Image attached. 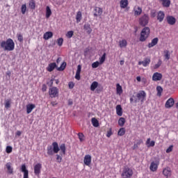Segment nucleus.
I'll use <instances>...</instances> for the list:
<instances>
[{
    "instance_id": "052dcab7",
    "label": "nucleus",
    "mask_w": 178,
    "mask_h": 178,
    "mask_svg": "<svg viewBox=\"0 0 178 178\" xmlns=\"http://www.w3.org/2000/svg\"><path fill=\"white\" fill-rule=\"evenodd\" d=\"M47 88H48L47 87V85L43 84V85L42 86V92H45V91H47Z\"/></svg>"
},
{
    "instance_id": "6e6552de",
    "label": "nucleus",
    "mask_w": 178,
    "mask_h": 178,
    "mask_svg": "<svg viewBox=\"0 0 178 178\" xmlns=\"http://www.w3.org/2000/svg\"><path fill=\"white\" fill-rule=\"evenodd\" d=\"M41 169H42V164L38 163L37 164L34 165L33 170L35 176H40L41 175Z\"/></svg>"
},
{
    "instance_id": "f257e3e1",
    "label": "nucleus",
    "mask_w": 178,
    "mask_h": 178,
    "mask_svg": "<svg viewBox=\"0 0 178 178\" xmlns=\"http://www.w3.org/2000/svg\"><path fill=\"white\" fill-rule=\"evenodd\" d=\"M61 151L63 155H66V145L63 143L60 145L56 142H54L52 145L47 147V155L52 156L54 154H58Z\"/></svg>"
},
{
    "instance_id": "2f4dec72",
    "label": "nucleus",
    "mask_w": 178,
    "mask_h": 178,
    "mask_svg": "<svg viewBox=\"0 0 178 178\" xmlns=\"http://www.w3.org/2000/svg\"><path fill=\"white\" fill-rule=\"evenodd\" d=\"M116 91L117 94L119 95H121V94L123 92V89L122 88V86H120V83L116 84Z\"/></svg>"
},
{
    "instance_id": "72a5a7b5",
    "label": "nucleus",
    "mask_w": 178,
    "mask_h": 178,
    "mask_svg": "<svg viewBox=\"0 0 178 178\" xmlns=\"http://www.w3.org/2000/svg\"><path fill=\"white\" fill-rule=\"evenodd\" d=\"M126 134V129L125 128H120L118 131V136H120V137L124 136Z\"/></svg>"
},
{
    "instance_id": "1a4fd4ad",
    "label": "nucleus",
    "mask_w": 178,
    "mask_h": 178,
    "mask_svg": "<svg viewBox=\"0 0 178 178\" xmlns=\"http://www.w3.org/2000/svg\"><path fill=\"white\" fill-rule=\"evenodd\" d=\"M92 157L90 154L85 155L83 158V163L86 166H91Z\"/></svg>"
},
{
    "instance_id": "423d86ee",
    "label": "nucleus",
    "mask_w": 178,
    "mask_h": 178,
    "mask_svg": "<svg viewBox=\"0 0 178 178\" xmlns=\"http://www.w3.org/2000/svg\"><path fill=\"white\" fill-rule=\"evenodd\" d=\"M49 95L51 98H56V97H59V89L55 86L49 88Z\"/></svg>"
},
{
    "instance_id": "680f3d73",
    "label": "nucleus",
    "mask_w": 178,
    "mask_h": 178,
    "mask_svg": "<svg viewBox=\"0 0 178 178\" xmlns=\"http://www.w3.org/2000/svg\"><path fill=\"white\" fill-rule=\"evenodd\" d=\"M75 79L76 80H80L81 79L80 72H76Z\"/></svg>"
},
{
    "instance_id": "5fc2aeb1",
    "label": "nucleus",
    "mask_w": 178,
    "mask_h": 178,
    "mask_svg": "<svg viewBox=\"0 0 178 178\" xmlns=\"http://www.w3.org/2000/svg\"><path fill=\"white\" fill-rule=\"evenodd\" d=\"M112 134H113V133L112 132V128H110L109 130L107 131L106 137L109 138V137H111Z\"/></svg>"
},
{
    "instance_id": "dca6fc26",
    "label": "nucleus",
    "mask_w": 178,
    "mask_h": 178,
    "mask_svg": "<svg viewBox=\"0 0 178 178\" xmlns=\"http://www.w3.org/2000/svg\"><path fill=\"white\" fill-rule=\"evenodd\" d=\"M156 19L159 23H162L163 19H165V13L163 11H159L157 13Z\"/></svg>"
},
{
    "instance_id": "864d4df0",
    "label": "nucleus",
    "mask_w": 178,
    "mask_h": 178,
    "mask_svg": "<svg viewBox=\"0 0 178 178\" xmlns=\"http://www.w3.org/2000/svg\"><path fill=\"white\" fill-rule=\"evenodd\" d=\"M17 40H18V41H19V42H23V35L19 33V34L17 35Z\"/></svg>"
},
{
    "instance_id": "774afa93",
    "label": "nucleus",
    "mask_w": 178,
    "mask_h": 178,
    "mask_svg": "<svg viewBox=\"0 0 178 178\" xmlns=\"http://www.w3.org/2000/svg\"><path fill=\"white\" fill-rule=\"evenodd\" d=\"M136 80H137V81H141V77L140 76H137L136 77Z\"/></svg>"
},
{
    "instance_id": "09e8293b",
    "label": "nucleus",
    "mask_w": 178,
    "mask_h": 178,
    "mask_svg": "<svg viewBox=\"0 0 178 178\" xmlns=\"http://www.w3.org/2000/svg\"><path fill=\"white\" fill-rule=\"evenodd\" d=\"M74 34V32L73 31H70L66 33V37L67 38H72L73 37V35Z\"/></svg>"
},
{
    "instance_id": "8fccbe9b",
    "label": "nucleus",
    "mask_w": 178,
    "mask_h": 178,
    "mask_svg": "<svg viewBox=\"0 0 178 178\" xmlns=\"http://www.w3.org/2000/svg\"><path fill=\"white\" fill-rule=\"evenodd\" d=\"M99 65H101L99 63V61H96L92 63V69H97V67H98V66H99Z\"/></svg>"
},
{
    "instance_id": "338daca9",
    "label": "nucleus",
    "mask_w": 178,
    "mask_h": 178,
    "mask_svg": "<svg viewBox=\"0 0 178 178\" xmlns=\"http://www.w3.org/2000/svg\"><path fill=\"white\" fill-rule=\"evenodd\" d=\"M50 87H53L54 86V79H51L50 80V84H49Z\"/></svg>"
},
{
    "instance_id": "cd10ccee",
    "label": "nucleus",
    "mask_w": 178,
    "mask_h": 178,
    "mask_svg": "<svg viewBox=\"0 0 178 178\" xmlns=\"http://www.w3.org/2000/svg\"><path fill=\"white\" fill-rule=\"evenodd\" d=\"M119 47L120 48H126V47H127V40H126V39L120 40Z\"/></svg>"
},
{
    "instance_id": "393cba45",
    "label": "nucleus",
    "mask_w": 178,
    "mask_h": 178,
    "mask_svg": "<svg viewBox=\"0 0 178 178\" xmlns=\"http://www.w3.org/2000/svg\"><path fill=\"white\" fill-rule=\"evenodd\" d=\"M84 30H86L88 34L92 33V29H91V25L90 24H85L83 26Z\"/></svg>"
},
{
    "instance_id": "f8f14e48",
    "label": "nucleus",
    "mask_w": 178,
    "mask_h": 178,
    "mask_svg": "<svg viewBox=\"0 0 178 178\" xmlns=\"http://www.w3.org/2000/svg\"><path fill=\"white\" fill-rule=\"evenodd\" d=\"M163 175L166 178L170 177V176H172V169H170L169 167L163 168Z\"/></svg>"
},
{
    "instance_id": "f3484780",
    "label": "nucleus",
    "mask_w": 178,
    "mask_h": 178,
    "mask_svg": "<svg viewBox=\"0 0 178 178\" xmlns=\"http://www.w3.org/2000/svg\"><path fill=\"white\" fill-rule=\"evenodd\" d=\"M21 172L24 173L23 178H29V170H27V168H26L25 164H23L21 166Z\"/></svg>"
},
{
    "instance_id": "f03ea898",
    "label": "nucleus",
    "mask_w": 178,
    "mask_h": 178,
    "mask_svg": "<svg viewBox=\"0 0 178 178\" xmlns=\"http://www.w3.org/2000/svg\"><path fill=\"white\" fill-rule=\"evenodd\" d=\"M147 99V93L145 90H140L138 93H136V97L132 95L129 101L131 104H137V102H141V104H144V102Z\"/></svg>"
},
{
    "instance_id": "473e14b6",
    "label": "nucleus",
    "mask_w": 178,
    "mask_h": 178,
    "mask_svg": "<svg viewBox=\"0 0 178 178\" xmlns=\"http://www.w3.org/2000/svg\"><path fill=\"white\" fill-rule=\"evenodd\" d=\"M91 122L94 127H98L99 126V122L98 121V120H97V118H92Z\"/></svg>"
},
{
    "instance_id": "39448f33",
    "label": "nucleus",
    "mask_w": 178,
    "mask_h": 178,
    "mask_svg": "<svg viewBox=\"0 0 178 178\" xmlns=\"http://www.w3.org/2000/svg\"><path fill=\"white\" fill-rule=\"evenodd\" d=\"M122 178H131L133 177V170L129 167H124L121 174Z\"/></svg>"
},
{
    "instance_id": "ddd939ff",
    "label": "nucleus",
    "mask_w": 178,
    "mask_h": 178,
    "mask_svg": "<svg viewBox=\"0 0 178 178\" xmlns=\"http://www.w3.org/2000/svg\"><path fill=\"white\" fill-rule=\"evenodd\" d=\"M163 75L159 72H154L152 76L153 81H161L162 80Z\"/></svg>"
},
{
    "instance_id": "20e7f679",
    "label": "nucleus",
    "mask_w": 178,
    "mask_h": 178,
    "mask_svg": "<svg viewBox=\"0 0 178 178\" xmlns=\"http://www.w3.org/2000/svg\"><path fill=\"white\" fill-rule=\"evenodd\" d=\"M150 33L151 30L149 29V27L145 26L140 32L139 41H140V42H145V41H147V39L149 37Z\"/></svg>"
},
{
    "instance_id": "4c0bfd02",
    "label": "nucleus",
    "mask_w": 178,
    "mask_h": 178,
    "mask_svg": "<svg viewBox=\"0 0 178 178\" xmlns=\"http://www.w3.org/2000/svg\"><path fill=\"white\" fill-rule=\"evenodd\" d=\"M156 91H157V96L161 97L162 95V92H163V88H162V86H157L156 87Z\"/></svg>"
},
{
    "instance_id": "0eeeda50",
    "label": "nucleus",
    "mask_w": 178,
    "mask_h": 178,
    "mask_svg": "<svg viewBox=\"0 0 178 178\" xmlns=\"http://www.w3.org/2000/svg\"><path fill=\"white\" fill-rule=\"evenodd\" d=\"M148 22H149V17L147 14H145L139 19V24L142 26V27H145L147 24H148Z\"/></svg>"
},
{
    "instance_id": "9b49d317",
    "label": "nucleus",
    "mask_w": 178,
    "mask_h": 178,
    "mask_svg": "<svg viewBox=\"0 0 178 178\" xmlns=\"http://www.w3.org/2000/svg\"><path fill=\"white\" fill-rule=\"evenodd\" d=\"M167 23L170 26H175L176 24V18L172 15H168L166 17Z\"/></svg>"
},
{
    "instance_id": "37998d69",
    "label": "nucleus",
    "mask_w": 178,
    "mask_h": 178,
    "mask_svg": "<svg viewBox=\"0 0 178 178\" xmlns=\"http://www.w3.org/2000/svg\"><path fill=\"white\" fill-rule=\"evenodd\" d=\"M29 5L31 9H33V10L35 9V1L34 0H31L29 1Z\"/></svg>"
},
{
    "instance_id": "13d9d810",
    "label": "nucleus",
    "mask_w": 178,
    "mask_h": 178,
    "mask_svg": "<svg viewBox=\"0 0 178 178\" xmlns=\"http://www.w3.org/2000/svg\"><path fill=\"white\" fill-rule=\"evenodd\" d=\"M68 87L70 90H72V88H74V82H69Z\"/></svg>"
},
{
    "instance_id": "79ce46f5",
    "label": "nucleus",
    "mask_w": 178,
    "mask_h": 178,
    "mask_svg": "<svg viewBox=\"0 0 178 178\" xmlns=\"http://www.w3.org/2000/svg\"><path fill=\"white\" fill-rule=\"evenodd\" d=\"M65 69H66V62H63L60 67L57 68V70H58V72H63Z\"/></svg>"
},
{
    "instance_id": "b1692460",
    "label": "nucleus",
    "mask_w": 178,
    "mask_h": 178,
    "mask_svg": "<svg viewBox=\"0 0 178 178\" xmlns=\"http://www.w3.org/2000/svg\"><path fill=\"white\" fill-rule=\"evenodd\" d=\"M52 37H54V33L51 31L46 32L43 35L44 40H49V38H52Z\"/></svg>"
},
{
    "instance_id": "c03bdc74",
    "label": "nucleus",
    "mask_w": 178,
    "mask_h": 178,
    "mask_svg": "<svg viewBox=\"0 0 178 178\" xmlns=\"http://www.w3.org/2000/svg\"><path fill=\"white\" fill-rule=\"evenodd\" d=\"M78 137H79V141L81 143H83V141H84V140H86V136H84V134H83V133H79Z\"/></svg>"
},
{
    "instance_id": "6ab92c4d",
    "label": "nucleus",
    "mask_w": 178,
    "mask_h": 178,
    "mask_svg": "<svg viewBox=\"0 0 178 178\" xmlns=\"http://www.w3.org/2000/svg\"><path fill=\"white\" fill-rule=\"evenodd\" d=\"M173 105H175V99H173V98H170L165 102V107L169 108H172Z\"/></svg>"
},
{
    "instance_id": "bf43d9fd",
    "label": "nucleus",
    "mask_w": 178,
    "mask_h": 178,
    "mask_svg": "<svg viewBox=\"0 0 178 178\" xmlns=\"http://www.w3.org/2000/svg\"><path fill=\"white\" fill-rule=\"evenodd\" d=\"M150 16L151 17H155L156 16H157L156 11L152 10L150 13Z\"/></svg>"
},
{
    "instance_id": "69168bd1",
    "label": "nucleus",
    "mask_w": 178,
    "mask_h": 178,
    "mask_svg": "<svg viewBox=\"0 0 178 178\" xmlns=\"http://www.w3.org/2000/svg\"><path fill=\"white\" fill-rule=\"evenodd\" d=\"M16 135L18 136V137H20V136H22V131H17Z\"/></svg>"
},
{
    "instance_id": "c9c22d12",
    "label": "nucleus",
    "mask_w": 178,
    "mask_h": 178,
    "mask_svg": "<svg viewBox=\"0 0 178 178\" xmlns=\"http://www.w3.org/2000/svg\"><path fill=\"white\" fill-rule=\"evenodd\" d=\"M98 87V82L93 81L90 85V90L95 91V89Z\"/></svg>"
},
{
    "instance_id": "bb28decb",
    "label": "nucleus",
    "mask_w": 178,
    "mask_h": 178,
    "mask_svg": "<svg viewBox=\"0 0 178 178\" xmlns=\"http://www.w3.org/2000/svg\"><path fill=\"white\" fill-rule=\"evenodd\" d=\"M143 13V8L141 7H136L134 8V15L135 16H140Z\"/></svg>"
},
{
    "instance_id": "a211bd4d",
    "label": "nucleus",
    "mask_w": 178,
    "mask_h": 178,
    "mask_svg": "<svg viewBox=\"0 0 178 178\" xmlns=\"http://www.w3.org/2000/svg\"><path fill=\"white\" fill-rule=\"evenodd\" d=\"M58 66L56 65V63H51L48 65L47 67L46 68L47 72H54L55 69H56Z\"/></svg>"
},
{
    "instance_id": "7c9ffc66",
    "label": "nucleus",
    "mask_w": 178,
    "mask_h": 178,
    "mask_svg": "<svg viewBox=\"0 0 178 178\" xmlns=\"http://www.w3.org/2000/svg\"><path fill=\"white\" fill-rule=\"evenodd\" d=\"M83 19L81 11H78L76 16V23H80Z\"/></svg>"
},
{
    "instance_id": "412c9836",
    "label": "nucleus",
    "mask_w": 178,
    "mask_h": 178,
    "mask_svg": "<svg viewBox=\"0 0 178 178\" xmlns=\"http://www.w3.org/2000/svg\"><path fill=\"white\" fill-rule=\"evenodd\" d=\"M129 6V0H120V7L121 9H126Z\"/></svg>"
},
{
    "instance_id": "a18cd8bd",
    "label": "nucleus",
    "mask_w": 178,
    "mask_h": 178,
    "mask_svg": "<svg viewBox=\"0 0 178 178\" xmlns=\"http://www.w3.org/2000/svg\"><path fill=\"white\" fill-rule=\"evenodd\" d=\"M10 102H11L10 99L6 100L5 104H4V106H5L6 109H9V108H10Z\"/></svg>"
},
{
    "instance_id": "c756f323",
    "label": "nucleus",
    "mask_w": 178,
    "mask_h": 178,
    "mask_svg": "<svg viewBox=\"0 0 178 178\" xmlns=\"http://www.w3.org/2000/svg\"><path fill=\"white\" fill-rule=\"evenodd\" d=\"M51 15H52V10H51V8L47 6L46 7V18L49 19V17H51Z\"/></svg>"
},
{
    "instance_id": "0e129e2a",
    "label": "nucleus",
    "mask_w": 178,
    "mask_h": 178,
    "mask_svg": "<svg viewBox=\"0 0 178 178\" xmlns=\"http://www.w3.org/2000/svg\"><path fill=\"white\" fill-rule=\"evenodd\" d=\"M60 62H62V58L58 57L56 60V63L59 64Z\"/></svg>"
},
{
    "instance_id": "de8ad7c7",
    "label": "nucleus",
    "mask_w": 178,
    "mask_h": 178,
    "mask_svg": "<svg viewBox=\"0 0 178 178\" xmlns=\"http://www.w3.org/2000/svg\"><path fill=\"white\" fill-rule=\"evenodd\" d=\"M57 45H58V47L63 45V38H60L57 40Z\"/></svg>"
},
{
    "instance_id": "603ef678",
    "label": "nucleus",
    "mask_w": 178,
    "mask_h": 178,
    "mask_svg": "<svg viewBox=\"0 0 178 178\" xmlns=\"http://www.w3.org/2000/svg\"><path fill=\"white\" fill-rule=\"evenodd\" d=\"M13 151V148L11 146H7L6 148V152H7V154H10Z\"/></svg>"
},
{
    "instance_id": "6e6d98bb",
    "label": "nucleus",
    "mask_w": 178,
    "mask_h": 178,
    "mask_svg": "<svg viewBox=\"0 0 178 178\" xmlns=\"http://www.w3.org/2000/svg\"><path fill=\"white\" fill-rule=\"evenodd\" d=\"M56 161L58 163H60L62 162V156L56 154Z\"/></svg>"
},
{
    "instance_id": "a19ab883",
    "label": "nucleus",
    "mask_w": 178,
    "mask_h": 178,
    "mask_svg": "<svg viewBox=\"0 0 178 178\" xmlns=\"http://www.w3.org/2000/svg\"><path fill=\"white\" fill-rule=\"evenodd\" d=\"M164 57L167 60L170 59V53L169 52V50H164Z\"/></svg>"
},
{
    "instance_id": "58836bf2",
    "label": "nucleus",
    "mask_w": 178,
    "mask_h": 178,
    "mask_svg": "<svg viewBox=\"0 0 178 178\" xmlns=\"http://www.w3.org/2000/svg\"><path fill=\"white\" fill-rule=\"evenodd\" d=\"M141 144H143V140H138L137 143H135L132 147V149H137V148H138V146L141 145Z\"/></svg>"
},
{
    "instance_id": "4d7b16f0",
    "label": "nucleus",
    "mask_w": 178,
    "mask_h": 178,
    "mask_svg": "<svg viewBox=\"0 0 178 178\" xmlns=\"http://www.w3.org/2000/svg\"><path fill=\"white\" fill-rule=\"evenodd\" d=\"M173 151V145H170L166 150L165 152L169 154V152H172Z\"/></svg>"
},
{
    "instance_id": "4be33fe9",
    "label": "nucleus",
    "mask_w": 178,
    "mask_h": 178,
    "mask_svg": "<svg viewBox=\"0 0 178 178\" xmlns=\"http://www.w3.org/2000/svg\"><path fill=\"white\" fill-rule=\"evenodd\" d=\"M158 41H159L158 38H154L153 40H152V42L147 44L148 48H152L153 47H155V45L158 44Z\"/></svg>"
},
{
    "instance_id": "e433bc0d",
    "label": "nucleus",
    "mask_w": 178,
    "mask_h": 178,
    "mask_svg": "<svg viewBox=\"0 0 178 178\" xmlns=\"http://www.w3.org/2000/svg\"><path fill=\"white\" fill-rule=\"evenodd\" d=\"M149 144V145H148ZM146 145H148V147H154L155 146V141L152 140L151 138H147L146 141Z\"/></svg>"
},
{
    "instance_id": "ea45409f",
    "label": "nucleus",
    "mask_w": 178,
    "mask_h": 178,
    "mask_svg": "<svg viewBox=\"0 0 178 178\" xmlns=\"http://www.w3.org/2000/svg\"><path fill=\"white\" fill-rule=\"evenodd\" d=\"M105 59H106V53H104L102 57L99 58V63L100 65H102V63L105 62Z\"/></svg>"
},
{
    "instance_id": "49530a36",
    "label": "nucleus",
    "mask_w": 178,
    "mask_h": 178,
    "mask_svg": "<svg viewBox=\"0 0 178 178\" xmlns=\"http://www.w3.org/2000/svg\"><path fill=\"white\" fill-rule=\"evenodd\" d=\"M22 15L26 14V11L27 10V6L26 4H23L21 8Z\"/></svg>"
},
{
    "instance_id": "2eb2a0df",
    "label": "nucleus",
    "mask_w": 178,
    "mask_h": 178,
    "mask_svg": "<svg viewBox=\"0 0 178 178\" xmlns=\"http://www.w3.org/2000/svg\"><path fill=\"white\" fill-rule=\"evenodd\" d=\"M150 63H151V58H145L144 60L138 62V65H143L144 67H147V66H149Z\"/></svg>"
},
{
    "instance_id": "7ed1b4c3",
    "label": "nucleus",
    "mask_w": 178,
    "mask_h": 178,
    "mask_svg": "<svg viewBox=\"0 0 178 178\" xmlns=\"http://www.w3.org/2000/svg\"><path fill=\"white\" fill-rule=\"evenodd\" d=\"M0 47L3 51H13L15 49V42L11 38L0 42Z\"/></svg>"
},
{
    "instance_id": "aec40b11",
    "label": "nucleus",
    "mask_w": 178,
    "mask_h": 178,
    "mask_svg": "<svg viewBox=\"0 0 178 178\" xmlns=\"http://www.w3.org/2000/svg\"><path fill=\"white\" fill-rule=\"evenodd\" d=\"M116 114L118 116H122L123 115V108L120 104H118L115 107Z\"/></svg>"
},
{
    "instance_id": "e2e57ef3",
    "label": "nucleus",
    "mask_w": 178,
    "mask_h": 178,
    "mask_svg": "<svg viewBox=\"0 0 178 178\" xmlns=\"http://www.w3.org/2000/svg\"><path fill=\"white\" fill-rule=\"evenodd\" d=\"M76 73H81V65H79L77 66Z\"/></svg>"
},
{
    "instance_id": "a878e982",
    "label": "nucleus",
    "mask_w": 178,
    "mask_h": 178,
    "mask_svg": "<svg viewBox=\"0 0 178 178\" xmlns=\"http://www.w3.org/2000/svg\"><path fill=\"white\" fill-rule=\"evenodd\" d=\"M6 167L7 168V170L9 175H13V168H12V163H7L6 164Z\"/></svg>"
},
{
    "instance_id": "4468645a",
    "label": "nucleus",
    "mask_w": 178,
    "mask_h": 178,
    "mask_svg": "<svg viewBox=\"0 0 178 178\" xmlns=\"http://www.w3.org/2000/svg\"><path fill=\"white\" fill-rule=\"evenodd\" d=\"M102 13H103L102 8L99 7H95L94 13H93L94 17H98V16H102Z\"/></svg>"
},
{
    "instance_id": "f704fd0d",
    "label": "nucleus",
    "mask_w": 178,
    "mask_h": 178,
    "mask_svg": "<svg viewBox=\"0 0 178 178\" xmlns=\"http://www.w3.org/2000/svg\"><path fill=\"white\" fill-rule=\"evenodd\" d=\"M124 123H126V119L124 118H120L118 120V125L120 126V127H123L124 126Z\"/></svg>"
},
{
    "instance_id": "5701e85b",
    "label": "nucleus",
    "mask_w": 178,
    "mask_h": 178,
    "mask_svg": "<svg viewBox=\"0 0 178 178\" xmlns=\"http://www.w3.org/2000/svg\"><path fill=\"white\" fill-rule=\"evenodd\" d=\"M35 108V104H29L26 106V113L29 114L33 112V109Z\"/></svg>"
},
{
    "instance_id": "9d476101",
    "label": "nucleus",
    "mask_w": 178,
    "mask_h": 178,
    "mask_svg": "<svg viewBox=\"0 0 178 178\" xmlns=\"http://www.w3.org/2000/svg\"><path fill=\"white\" fill-rule=\"evenodd\" d=\"M158 166H159V162L158 161H152L149 166L151 172H156L158 170Z\"/></svg>"
},
{
    "instance_id": "c85d7f7f",
    "label": "nucleus",
    "mask_w": 178,
    "mask_h": 178,
    "mask_svg": "<svg viewBox=\"0 0 178 178\" xmlns=\"http://www.w3.org/2000/svg\"><path fill=\"white\" fill-rule=\"evenodd\" d=\"M163 8H169L170 6V0H159Z\"/></svg>"
},
{
    "instance_id": "3c124183",
    "label": "nucleus",
    "mask_w": 178,
    "mask_h": 178,
    "mask_svg": "<svg viewBox=\"0 0 178 178\" xmlns=\"http://www.w3.org/2000/svg\"><path fill=\"white\" fill-rule=\"evenodd\" d=\"M161 65H162V60H159V62L154 65V69H159Z\"/></svg>"
}]
</instances>
